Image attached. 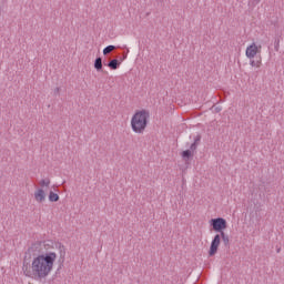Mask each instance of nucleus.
Listing matches in <instances>:
<instances>
[{
    "label": "nucleus",
    "mask_w": 284,
    "mask_h": 284,
    "mask_svg": "<svg viewBox=\"0 0 284 284\" xmlns=\"http://www.w3.org/2000/svg\"><path fill=\"white\" fill-rule=\"evenodd\" d=\"M113 50H116V47L114 45H108L106 48L103 49V54H110V52H113Z\"/></svg>",
    "instance_id": "11"
},
{
    "label": "nucleus",
    "mask_w": 284,
    "mask_h": 284,
    "mask_svg": "<svg viewBox=\"0 0 284 284\" xmlns=\"http://www.w3.org/2000/svg\"><path fill=\"white\" fill-rule=\"evenodd\" d=\"M209 225L213 232H219L222 239H225V231L227 230V220L223 217H214L209 221Z\"/></svg>",
    "instance_id": "4"
},
{
    "label": "nucleus",
    "mask_w": 284,
    "mask_h": 284,
    "mask_svg": "<svg viewBox=\"0 0 284 284\" xmlns=\"http://www.w3.org/2000/svg\"><path fill=\"white\" fill-rule=\"evenodd\" d=\"M94 68L98 70V72L103 70V60L101 58L95 59Z\"/></svg>",
    "instance_id": "8"
},
{
    "label": "nucleus",
    "mask_w": 284,
    "mask_h": 284,
    "mask_svg": "<svg viewBox=\"0 0 284 284\" xmlns=\"http://www.w3.org/2000/svg\"><path fill=\"white\" fill-rule=\"evenodd\" d=\"M50 242H37L32 245L33 252H40L31 258V263L23 261L22 274L27 278H33V281H43L52 274L54 265L59 258V254L54 251H48Z\"/></svg>",
    "instance_id": "1"
},
{
    "label": "nucleus",
    "mask_w": 284,
    "mask_h": 284,
    "mask_svg": "<svg viewBox=\"0 0 284 284\" xmlns=\"http://www.w3.org/2000/svg\"><path fill=\"white\" fill-rule=\"evenodd\" d=\"M219 247H221V235L216 234V235H214V237L211 242L209 255L214 256L216 254V252H219Z\"/></svg>",
    "instance_id": "5"
},
{
    "label": "nucleus",
    "mask_w": 284,
    "mask_h": 284,
    "mask_svg": "<svg viewBox=\"0 0 284 284\" xmlns=\"http://www.w3.org/2000/svg\"><path fill=\"white\" fill-rule=\"evenodd\" d=\"M261 52H263V47L256 42H252L246 47L245 57L250 60L251 68H261L263 65Z\"/></svg>",
    "instance_id": "3"
},
{
    "label": "nucleus",
    "mask_w": 284,
    "mask_h": 284,
    "mask_svg": "<svg viewBox=\"0 0 284 284\" xmlns=\"http://www.w3.org/2000/svg\"><path fill=\"white\" fill-rule=\"evenodd\" d=\"M49 201L51 203H57V201H59V194L54 193V192H50L49 193Z\"/></svg>",
    "instance_id": "9"
},
{
    "label": "nucleus",
    "mask_w": 284,
    "mask_h": 284,
    "mask_svg": "<svg viewBox=\"0 0 284 284\" xmlns=\"http://www.w3.org/2000/svg\"><path fill=\"white\" fill-rule=\"evenodd\" d=\"M47 196H48V193L45 189L37 187L36 191L33 192V199L36 203H44Z\"/></svg>",
    "instance_id": "6"
},
{
    "label": "nucleus",
    "mask_w": 284,
    "mask_h": 284,
    "mask_svg": "<svg viewBox=\"0 0 284 284\" xmlns=\"http://www.w3.org/2000/svg\"><path fill=\"white\" fill-rule=\"evenodd\" d=\"M51 183L50 178H43L38 182V189L48 190Z\"/></svg>",
    "instance_id": "7"
},
{
    "label": "nucleus",
    "mask_w": 284,
    "mask_h": 284,
    "mask_svg": "<svg viewBox=\"0 0 284 284\" xmlns=\"http://www.w3.org/2000/svg\"><path fill=\"white\" fill-rule=\"evenodd\" d=\"M182 156L183 159H190V156H192V151L190 150L183 151Z\"/></svg>",
    "instance_id": "12"
},
{
    "label": "nucleus",
    "mask_w": 284,
    "mask_h": 284,
    "mask_svg": "<svg viewBox=\"0 0 284 284\" xmlns=\"http://www.w3.org/2000/svg\"><path fill=\"white\" fill-rule=\"evenodd\" d=\"M108 65L111 70H116L119 68V60H111Z\"/></svg>",
    "instance_id": "10"
},
{
    "label": "nucleus",
    "mask_w": 284,
    "mask_h": 284,
    "mask_svg": "<svg viewBox=\"0 0 284 284\" xmlns=\"http://www.w3.org/2000/svg\"><path fill=\"white\" fill-rule=\"evenodd\" d=\"M150 123V112L148 110H138L131 116L130 125L134 134H143Z\"/></svg>",
    "instance_id": "2"
}]
</instances>
